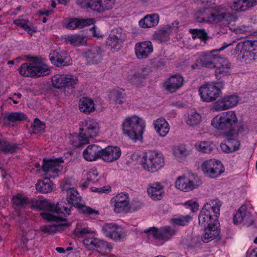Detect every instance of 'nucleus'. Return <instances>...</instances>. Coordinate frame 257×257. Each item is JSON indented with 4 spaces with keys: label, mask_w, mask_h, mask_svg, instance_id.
<instances>
[{
    "label": "nucleus",
    "mask_w": 257,
    "mask_h": 257,
    "mask_svg": "<svg viewBox=\"0 0 257 257\" xmlns=\"http://www.w3.org/2000/svg\"><path fill=\"white\" fill-rule=\"evenodd\" d=\"M211 124L215 128L223 131L228 137H237L245 131L243 123L238 121L234 111H228L221 115H216L212 119Z\"/></svg>",
    "instance_id": "nucleus-1"
},
{
    "label": "nucleus",
    "mask_w": 257,
    "mask_h": 257,
    "mask_svg": "<svg viewBox=\"0 0 257 257\" xmlns=\"http://www.w3.org/2000/svg\"><path fill=\"white\" fill-rule=\"evenodd\" d=\"M79 136L73 137L70 141L71 144L74 147H80L89 143L90 138L96 137L99 132V125L95 120L87 118L81 122Z\"/></svg>",
    "instance_id": "nucleus-2"
},
{
    "label": "nucleus",
    "mask_w": 257,
    "mask_h": 257,
    "mask_svg": "<svg viewBox=\"0 0 257 257\" xmlns=\"http://www.w3.org/2000/svg\"><path fill=\"white\" fill-rule=\"evenodd\" d=\"M30 60L21 65L19 73L24 77H40L51 73V69L48 65L43 63L40 57L38 56H27Z\"/></svg>",
    "instance_id": "nucleus-3"
},
{
    "label": "nucleus",
    "mask_w": 257,
    "mask_h": 257,
    "mask_svg": "<svg viewBox=\"0 0 257 257\" xmlns=\"http://www.w3.org/2000/svg\"><path fill=\"white\" fill-rule=\"evenodd\" d=\"M145 127L143 118L136 115L126 117L121 124L123 135L135 142L142 140Z\"/></svg>",
    "instance_id": "nucleus-4"
},
{
    "label": "nucleus",
    "mask_w": 257,
    "mask_h": 257,
    "mask_svg": "<svg viewBox=\"0 0 257 257\" xmlns=\"http://www.w3.org/2000/svg\"><path fill=\"white\" fill-rule=\"evenodd\" d=\"M221 205L218 199L211 200L205 204L198 215L199 225L206 228L211 224H218Z\"/></svg>",
    "instance_id": "nucleus-5"
},
{
    "label": "nucleus",
    "mask_w": 257,
    "mask_h": 257,
    "mask_svg": "<svg viewBox=\"0 0 257 257\" xmlns=\"http://www.w3.org/2000/svg\"><path fill=\"white\" fill-rule=\"evenodd\" d=\"M234 52L241 61L257 60V40H246L238 43L235 47Z\"/></svg>",
    "instance_id": "nucleus-6"
},
{
    "label": "nucleus",
    "mask_w": 257,
    "mask_h": 257,
    "mask_svg": "<svg viewBox=\"0 0 257 257\" xmlns=\"http://www.w3.org/2000/svg\"><path fill=\"white\" fill-rule=\"evenodd\" d=\"M202 181L197 175L189 173L178 177L175 182L176 187L185 192L191 191L200 187Z\"/></svg>",
    "instance_id": "nucleus-7"
},
{
    "label": "nucleus",
    "mask_w": 257,
    "mask_h": 257,
    "mask_svg": "<svg viewBox=\"0 0 257 257\" xmlns=\"http://www.w3.org/2000/svg\"><path fill=\"white\" fill-rule=\"evenodd\" d=\"M67 201L72 205L76 206L79 211L91 218H95L99 215L98 210L80 203L81 197L78 191L73 188H69L67 191Z\"/></svg>",
    "instance_id": "nucleus-8"
},
{
    "label": "nucleus",
    "mask_w": 257,
    "mask_h": 257,
    "mask_svg": "<svg viewBox=\"0 0 257 257\" xmlns=\"http://www.w3.org/2000/svg\"><path fill=\"white\" fill-rule=\"evenodd\" d=\"M142 164L145 170L154 172L164 166V159L160 153L149 151L144 155Z\"/></svg>",
    "instance_id": "nucleus-9"
},
{
    "label": "nucleus",
    "mask_w": 257,
    "mask_h": 257,
    "mask_svg": "<svg viewBox=\"0 0 257 257\" xmlns=\"http://www.w3.org/2000/svg\"><path fill=\"white\" fill-rule=\"evenodd\" d=\"M223 85V82L220 81L208 83L201 86L199 92L202 100L205 102L215 100L221 95V88Z\"/></svg>",
    "instance_id": "nucleus-10"
},
{
    "label": "nucleus",
    "mask_w": 257,
    "mask_h": 257,
    "mask_svg": "<svg viewBox=\"0 0 257 257\" xmlns=\"http://www.w3.org/2000/svg\"><path fill=\"white\" fill-rule=\"evenodd\" d=\"M82 8H89L94 12L102 13L112 9L115 0H77Z\"/></svg>",
    "instance_id": "nucleus-11"
},
{
    "label": "nucleus",
    "mask_w": 257,
    "mask_h": 257,
    "mask_svg": "<svg viewBox=\"0 0 257 257\" xmlns=\"http://www.w3.org/2000/svg\"><path fill=\"white\" fill-rule=\"evenodd\" d=\"M126 34L120 28L112 29L106 40V44L112 52L119 51L123 46Z\"/></svg>",
    "instance_id": "nucleus-12"
},
{
    "label": "nucleus",
    "mask_w": 257,
    "mask_h": 257,
    "mask_svg": "<svg viewBox=\"0 0 257 257\" xmlns=\"http://www.w3.org/2000/svg\"><path fill=\"white\" fill-rule=\"evenodd\" d=\"M201 169L204 175L210 178L215 179L224 172V167L221 162L215 159H209L203 162Z\"/></svg>",
    "instance_id": "nucleus-13"
},
{
    "label": "nucleus",
    "mask_w": 257,
    "mask_h": 257,
    "mask_svg": "<svg viewBox=\"0 0 257 257\" xmlns=\"http://www.w3.org/2000/svg\"><path fill=\"white\" fill-rule=\"evenodd\" d=\"M51 82L52 86L57 89H74L78 83V79L72 75L57 74L52 77Z\"/></svg>",
    "instance_id": "nucleus-14"
},
{
    "label": "nucleus",
    "mask_w": 257,
    "mask_h": 257,
    "mask_svg": "<svg viewBox=\"0 0 257 257\" xmlns=\"http://www.w3.org/2000/svg\"><path fill=\"white\" fill-rule=\"evenodd\" d=\"M41 214L44 219L48 221L56 222L62 221L65 222V223H59L58 224H49L41 226L40 227V229L44 233L53 234L62 230L64 226L68 225V223H66L67 221L66 219L56 216L48 212H43Z\"/></svg>",
    "instance_id": "nucleus-15"
},
{
    "label": "nucleus",
    "mask_w": 257,
    "mask_h": 257,
    "mask_svg": "<svg viewBox=\"0 0 257 257\" xmlns=\"http://www.w3.org/2000/svg\"><path fill=\"white\" fill-rule=\"evenodd\" d=\"M62 158L43 159L42 169L48 178H55L60 172V164L63 163Z\"/></svg>",
    "instance_id": "nucleus-16"
},
{
    "label": "nucleus",
    "mask_w": 257,
    "mask_h": 257,
    "mask_svg": "<svg viewBox=\"0 0 257 257\" xmlns=\"http://www.w3.org/2000/svg\"><path fill=\"white\" fill-rule=\"evenodd\" d=\"M179 23L175 21L170 24H168L156 31L153 35V38L160 43H164L170 39V35L177 33L178 31Z\"/></svg>",
    "instance_id": "nucleus-17"
},
{
    "label": "nucleus",
    "mask_w": 257,
    "mask_h": 257,
    "mask_svg": "<svg viewBox=\"0 0 257 257\" xmlns=\"http://www.w3.org/2000/svg\"><path fill=\"white\" fill-rule=\"evenodd\" d=\"M226 46L221 47L219 49L213 50L209 53L201 55L197 59V63H200L201 66L210 69L215 68L221 57L213 53L222 51L226 48Z\"/></svg>",
    "instance_id": "nucleus-18"
},
{
    "label": "nucleus",
    "mask_w": 257,
    "mask_h": 257,
    "mask_svg": "<svg viewBox=\"0 0 257 257\" xmlns=\"http://www.w3.org/2000/svg\"><path fill=\"white\" fill-rule=\"evenodd\" d=\"M130 203L129 195L127 193H120L117 194L111 200V204L113 206L115 213H127L128 212Z\"/></svg>",
    "instance_id": "nucleus-19"
},
{
    "label": "nucleus",
    "mask_w": 257,
    "mask_h": 257,
    "mask_svg": "<svg viewBox=\"0 0 257 257\" xmlns=\"http://www.w3.org/2000/svg\"><path fill=\"white\" fill-rule=\"evenodd\" d=\"M51 63L57 67L65 66L72 64V59L65 51L55 50L49 54Z\"/></svg>",
    "instance_id": "nucleus-20"
},
{
    "label": "nucleus",
    "mask_w": 257,
    "mask_h": 257,
    "mask_svg": "<svg viewBox=\"0 0 257 257\" xmlns=\"http://www.w3.org/2000/svg\"><path fill=\"white\" fill-rule=\"evenodd\" d=\"M105 236L114 240H119L125 236L122 229L113 223H105L102 228Z\"/></svg>",
    "instance_id": "nucleus-21"
},
{
    "label": "nucleus",
    "mask_w": 257,
    "mask_h": 257,
    "mask_svg": "<svg viewBox=\"0 0 257 257\" xmlns=\"http://www.w3.org/2000/svg\"><path fill=\"white\" fill-rule=\"evenodd\" d=\"M85 245L89 246L91 247L95 248L98 252L102 254L108 253L110 252L112 246L107 241L96 238H86L83 240Z\"/></svg>",
    "instance_id": "nucleus-22"
},
{
    "label": "nucleus",
    "mask_w": 257,
    "mask_h": 257,
    "mask_svg": "<svg viewBox=\"0 0 257 257\" xmlns=\"http://www.w3.org/2000/svg\"><path fill=\"white\" fill-rule=\"evenodd\" d=\"M100 159L105 162L111 163L118 160L121 156V150L116 146H109L101 149Z\"/></svg>",
    "instance_id": "nucleus-23"
},
{
    "label": "nucleus",
    "mask_w": 257,
    "mask_h": 257,
    "mask_svg": "<svg viewBox=\"0 0 257 257\" xmlns=\"http://www.w3.org/2000/svg\"><path fill=\"white\" fill-rule=\"evenodd\" d=\"M215 67V76L218 80H220L231 74V63L227 59L220 57Z\"/></svg>",
    "instance_id": "nucleus-24"
},
{
    "label": "nucleus",
    "mask_w": 257,
    "mask_h": 257,
    "mask_svg": "<svg viewBox=\"0 0 257 257\" xmlns=\"http://www.w3.org/2000/svg\"><path fill=\"white\" fill-rule=\"evenodd\" d=\"M238 102V97L236 95L224 96L214 103V108L216 111L226 110L235 106Z\"/></svg>",
    "instance_id": "nucleus-25"
},
{
    "label": "nucleus",
    "mask_w": 257,
    "mask_h": 257,
    "mask_svg": "<svg viewBox=\"0 0 257 257\" xmlns=\"http://www.w3.org/2000/svg\"><path fill=\"white\" fill-rule=\"evenodd\" d=\"M153 51V46L150 41L139 42L135 45V54L139 59L147 58Z\"/></svg>",
    "instance_id": "nucleus-26"
},
{
    "label": "nucleus",
    "mask_w": 257,
    "mask_h": 257,
    "mask_svg": "<svg viewBox=\"0 0 257 257\" xmlns=\"http://www.w3.org/2000/svg\"><path fill=\"white\" fill-rule=\"evenodd\" d=\"M184 83V78L181 75L172 76L164 83L166 89L171 93L175 92L181 88Z\"/></svg>",
    "instance_id": "nucleus-27"
},
{
    "label": "nucleus",
    "mask_w": 257,
    "mask_h": 257,
    "mask_svg": "<svg viewBox=\"0 0 257 257\" xmlns=\"http://www.w3.org/2000/svg\"><path fill=\"white\" fill-rule=\"evenodd\" d=\"M103 52L99 47L91 48L84 54L88 64H97L102 59Z\"/></svg>",
    "instance_id": "nucleus-28"
},
{
    "label": "nucleus",
    "mask_w": 257,
    "mask_h": 257,
    "mask_svg": "<svg viewBox=\"0 0 257 257\" xmlns=\"http://www.w3.org/2000/svg\"><path fill=\"white\" fill-rule=\"evenodd\" d=\"M211 224L204 228L205 232L202 236V240L204 242L207 243L219 235L220 233L219 222H218V224Z\"/></svg>",
    "instance_id": "nucleus-29"
},
{
    "label": "nucleus",
    "mask_w": 257,
    "mask_h": 257,
    "mask_svg": "<svg viewBox=\"0 0 257 257\" xmlns=\"http://www.w3.org/2000/svg\"><path fill=\"white\" fill-rule=\"evenodd\" d=\"M257 4V0H234L230 8L236 12H242L248 10Z\"/></svg>",
    "instance_id": "nucleus-30"
},
{
    "label": "nucleus",
    "mask_w": 257,
    "mask_h": 257,
    "mask_svg": "<svg viewBox=\"0 0 257 257\" xmlns=\"http://www.w3.org/2000/svg\"><path fill=\"white\" fill-rule=\"evenodd\" d=\"M215 17L216 14L211 12L207 8L199 10L194 15V18L199 23H215Z\"/></svg>",
    "instance_id": "nucleus-31"
},
{
    "label": "nucleus",
    "mask_w": 257,
    "mask_h": 257,
    "mask_svg": "<svg viewBox=\"0 0 257 257\" xmlns=\"http://www.w3.org/2000/svg\"><path fill=\"white\" fill-rule=\"evenodd\" d=\"M95 20L93 18L88 19H71L68 22L66 28L70 30L81 29L85 27L90 26L94 24Z\"/></svg>",
    "instance_id": "nucleus-32"
},
{
    "label": "nucleus",
    "mask_w": 257,
    "mask_h": 257,
    "mask_svg": "<svg viewBox=\"0 0 257 257\" xmlns=\"http://www.w3.org/2000/svg\"><path fill=\"white\" fill-rule=\"evenodd\" d=\"M101 148L96 145H89L83 151V155L85 160L93 161L100 159Z\"/></svg>",
    "instance_id": "nucleus-33"
},
{
    "label": "nucleus",
    "mask_w": 257,
    "mask_h": 257,
    "mask_svg": "<svg viewBox=\"0 0 257 257\" xmlns=\"http://www.w3.org/2000/svg\"><path fill=\"white\" fill-rule=\"evenodd\" d=\"M159 22V16L157 14L147 15L139 22L143 28H150L156 26Z\"/></svg>",
    "instance_id": "nucleus-34"
},
{
    "label": "nucleus",
    "mask_w": 257,
    "mask_h": 257,
    "mask_svg": "<svg viewBox=\"0 0 257 257\" xmlns=\"http://www.w3.org/2000/svg\"><path fill=\"white\" fill-rule=\"evenodd\" d=\"M31 208L48 211H54L55 205L47 199H35L31 201Z\"/></svg>",
    "instance_id": "nucleus-35"
},
{
    "label": "nucleus",
    "mask_w": 257,
    "mask_h": 257,
    "mask_svg": "<svg viewBox=\"0 0 257 257\" xmlns=\"http://www.w3.org/2000/svg\"><path fill=\"white\" fill-rule=\"evenodd\" d=\"M148 194L155 200H160L164 193V187L159 183H153L147 189Z\"/></svg>",
    "instance_id": "nucleus-36"
},
{
    "label": "nucleus",
    "mask_w": 257,
    "mask_h": 257,
    "mask_svg": "<svg viewBox=\"0 0 257 257\" xmlns=\"http://www.w3.org/2000/svg\"><path fill=\"white\" fill-rule=\"evenodd\" d=\"M156 131L161 137L166 136L170 131V126L165 119L160 117L154 122Z\"/></svg>",
    "instance_id": "nucleus-37"
},
{
    "label": "nucleus",
    "mask_w": 257,
    "mask_h": 257,
    "mask_svg": "<svg viewBox=\"0 0 257 257\" xmlns=\"http://www.w3.org/2000/svg\"><path fill=\"white\" fill-rule=\"evenodd\" d=\"M79 108L81 112L89 114L94 111L95 108L93 100L91 98L83 97L79 101Z\"/></svg>",
    "instance_id": "nucleus-38"
},
{
    "label": "nucleus",
    "mask_w": 257,
    "mask_h": 257,
    "mask_svg": "<svg viewBox=\"0 0 257 257\" xmlns=\"http://www.w3.org/2000/svg\"><path fill=\"white\" fill-rule=\"evenodd\" d=\"M37 191L41 193H48L51 192L53 189V183L49 179L46 178L44 180H39L36 184Z\"/></svg>",
    "instance_id": "nucleus-39"
},
{
    "label": "nucleus",
    "mask_w": 257,
    "mask_h": 257,
    "mask_svg": "<svg viewBox=\"0 0 257 257\" xmlns=\"http://www.w3.org/2000/svg\"><path fill=\"white\" fill-rule=\"evenodd\" d=\"M239 146L240 144L238 141L235 139H230L226 143H221L220 148L223 152L229 153L238 150Z\"/></svg>",
    "instance_id": "nucleus-40"
},
{
    "label": "nucleus",
    "mask_w": 257,
    "mask_h": 257,
    "mask_svg": "<svg viewBox=\"0 0 257 257\" xmlns=\"http://www.w3.org/2000/svg\"><path fill=\"white\" fill-rule=\"evenodd\" d=\"M65 40L73 46L85 45L87 41L85 36L77 34L66 36Z\"/></svg>",
    "instance_id": "nucleus-41"
},
{
    "label": "nucleus",
    "mask_w": 257,
    "mask_h": 257,
    "mask_svg": "<svg viewBox=\"0 0 257 257\" xmlns=\"http://www.w3.org/2000/svg\"><path fill=\"white\" fill-rule=\"evenodd\" d=\"M72 207L73 205L69 202L67 203L64 201H61L58 202L56 206L55 205L54 211H55L57 214H62L66 217L70 215Z\"/></svg>",
    "instance_id": "nucleus-42"
},
{
    "label": "nucleus",
    "mask_w": 257,
    "mask_h": 257,
    "mask_svg": "<svg viewBox=\"0 0 257 257\" xmlns=\"http://www.w3.org/2000/svg\"><path fill=\"white\" fill-rule=\"evenodd\" d=\"M109 97L116 104H122L125 100V93L123 89H114L110 92Z\"/></svg>",
    "instance_id": "nucleus-43"
},
{
    "label": "nucleus",
    "mask_w": 257,
    "mask_h": 257,
    "mask_svg": "<svg viewBox=\"0 0 257 257\" xmlns=\"http://www.w3.org/2000/svg\"><path fill=\"white\" fill-rule=\"evenodd\" d=\"M176 233V230L172 227L166 226L159 228L158 240H168Z\"/></svg>",
    "instance_id": "nucleus-44"
},
{
    "label": "nucleus",
    "mask_w": 257,
    "mask_h": 257,
    "mask_svg": "<svg viewBox=\"0 0 257 257\" xmlns=\"http://www.w3.org/2000/svg\"><path fill=\"white\" fill-rule=\"evenodd\" d=\"M19 149L18 145L0 139V151L5 154H13Z\"/></svg>",
    "instance_id": "nucleus-45"
},
{
    "label": "nucleus",
    "mask_w": 257,
    "mask_h": 257,
    "mask_svg": "<svg viewBox=\"0 0 257 257\" xmlns=\"http://www.w3.org/2000/svg\"><path fill=\"white\" fill-rule=\"evenodd\" d=\"M146 74L144 73V70H142L141 71L136 72L133 75H128L127 80L130 83L137 86H140L146 78Z\"/></svg>",
    "instance_id": "nucleus-46"
},
{
    "label": "nucleus",
    "mask_w": 257,
    "mask_h": 257,
    "mask_svg": "<svg viewBox=\"0 0 257 257\" xmlns=\"http://www.w3.org/2000/svg\"><path fill=\"white\" fill-rule=\"evenodd\" d=\"M12 201L14 205L22 208H26L29 203V198L21 193L14 195Z\"/></svg>",
    "instance_id": "nucleus-47"
},
{
    "label": "nucleus",
    "mask_w": 257,
    "mask_h": 257,
    "mask_svg": "<svg viewBox=\"0 0 257 257\" xmlns=\"http://www.w3.org/2000/svg\"><path fill=\"white\" fill-rule=\"evenodd\" d=\"M237 20V17L235 14L233 13L222 12L216 14L215 23L222 21H226L230 23L235 22Z\"/></svg>",
    "instance_id": "nucleus-48"
},
{
    "label": "nucleus",
    "mask_w": 257,
    "mask_h": 257,
    "mask_svg": "<svg viewBox=\"0 0 257 257\" xmlns=\"http://www.w3.org/2000/svg\"><path fill=\"white\" fill-rule=\"evenodd\" d=\"M27 116L22 112H12L4 116V120L9 122L21 121L27 120Z\"/></svg>",
    "instance_id": "nucleus-49"
},
{
    "label": "nucleus",
    "mask_w": 257,
    "mask_h": 257,
    "mask_svg": "<svg viewBox=\"0 0 257 257\" xmlns=\"http://www.w3.org/2000/svg\"><path fill=\"white\" fill-rule=\"evenodd\" d=\"M173 153L179 161L183 160L189 154V151L184 145L174 147Z\"/></svg>",
    "instance_id": "nucleus-50"
},
{
    "label": "nucleus",
    "mask_w": 257,
    "mask_h": 257,
    "mask_svg": "<svg viewBox=\"0 0 257 257\" xmlns=\"http://www.w3.org/2000/svg\"><path fill=\"white\" fill-rule=\"evenodd\" d=\"M202 120L200 114L194 110L190 112L186 119V123L190 126H194L200 123Z\"/></svg>",
    "instance_id": "nucleus-51"
},
{
    "label": "nucleus",
    "mask_w": 257,
    "mask_h": 257,
    "mask_svg": "<svg viewBox=\"0 0 257 257\" xmlns=\"http://www.w3.org/2000/svg\"><path fill=\"white\" fill-rule=\"evenodd\" d=\"M196 149L199 152L204 153H209L214 149V145L209 141L197 142L195 144Z\"/></svg>",
    "instance_id": "nucleus-52"
},
{
    "label": "nucleus",
    "mask_w": 257,
    "mask_h": 257,
    "mask_svg": "<svg viewBox=\"0 0 257 257\" xmlns=\"http://www.w3.org/2000/svg\"><path fill=\"white\" fill-rule=\"evenodd\" d=\"M191 219V217L190 215H180L172 218L171 222L174 225L184 226L189 222Z\"/></svg>",
    "instance_id": "nucleus-53"
},
{
    "label": "nucleus",
    "mask_w": 257,
    "mask_h": 257,
    "mask_svg": "<svg viewBox=\"0 0 257 257\" xmlns=\"http://www.w3.org/2000/svg\"><path fill=\"white\" fill-rule=\"evenodd\" d=\"M31 134H39L44 132L45 124L37 118H35L31 125Z\"/></svg>",
    "instance_id": "nucleus-54"
},
{
    "label": "nucleus",
    "mask_w": 257,
    "mask_h": 257,
    "mask_svg": "<svg viewBox=\"0 0 257 257\" xmlns=\"http://www.w3.org/2000/svg\"><path fill=\"white\" fill-rule=\"evenodd\" d=\"M189 32L192 34L194 40L199 38L201 41H204L208 39L207 34L203 29H190Z\"/></svg>",
    "instance_id": "nucleus-55"
},
{
    "label": "nucleus",
    "mask_w": 257,
    "mask_h": 257,
    "mask_svg": "<svg viewBox=\"0 0 257 257\" xmlns=\"http://www.w3.org/2000/svg\"><path fill=\"white\" fill-rule=\"evenodd\" d=\"M247 213L246 207L242 206L236 212L233 217L234 223H242Z\"/></svg>",
    "instance_id": "nucleus-56"
},
{
    "label": "nucleus",
    "mask_w": 257,
    "mask_h": 257,
    "mask_svg": "<svg viewBox=\"0 0 257 257\" xmlns=\"http://www.w3.org/2000/svg\"><path fill=\"white\" fill-rule=\"evenodd\" d=\"M159 228L155 227H152L145 229L144 232L149 239L153 238L156 239H158V236L159 235Z\"/></svg>",
    "instance_id": "nucleus-57"
},
{
    "label": "nucleus",
    "mask_w": 257,
    "mask_h": 257,
    "mask_svg": "<svg viewBox=\"0 0 257 257\" xmlns=\"http://www.w3.org/2000/svg\"><path fill=\"white\" fill-rule=\"evenodd\" d=\"M98 172L96 169H92L87 173V180L88 182L95 183L98 180Z\"/></svg>",
    "instance_id": "nucleus-58"
},
{
    "label": "nucleus",
    "mask_w": 257,
    "mask_h": 257,
    "mask_svg": "<svg viewBox=\"0 0 257 257\" xmlns=\"http://www.w3.org/2000/svg\"><path fill=\"white\" fill-rule=\"evenodd\" d=\"M142 206V203L139 200H133L128 205V212L136 211L140 209Z\"/></svg>",
    "instance_id": "nucleus-59"
},
{
    "label": "nucleus",
    "mask_w": 257,
    "mask_h": 257,
    "mask_svg": "<svg viewBox=\"0 0 257 257\" xmlns=\"http://www.w3.org/2000/svg\"><path fill=\"white\" fill-rule=\"evenodd\" d=\"M254 220L251 214L249 212H247L243 218L242 223L244 225L249 226L253 224Z\"/></svg>",
    "instance_id": "nucleus-60"
},
{
    "label": "nucleus",
    "mask_w": 257,
    "mask_h": 257,
    "mask_svg": "<svg viewBox=\"0 0 257 257\" xmlns=\"http://www.w3.org/2000/svg\"><path fill=\"white\" fill-rule=\"evenodd\" d=\"M28 22L27 20L24 19H17L14 21V23L16 25L23 28L24 30L27 29Z\"/></svg>",
    "instance_id": "nucleus-61"
},
{
    "label": "nucleus",
    "mask_w": 257,
    "mask_h": 257,
    "mask_svg": "<svg viewBox=\"0 0 257 257\" xmlns=\"http://www.w3.org/2000/svg\"><path fill=\"white\" fill-rule=\"evenodd\" d=\"M185 205L193 212L196 211L198 209V204L195 201L189 200L186 202Z\"/></svg>",
    "instance_id": "nucleus-62"
},
{
    "label": "nucleus",
    "mask_w": 257,
    "mask_h": 257,
    "mask_svg": "<svg viewBox=\"0 0 257 257\" xmlns=\"http://www.w3.org/2000/svg\"><path fill=\"white\" fill-rule=\"evenodd\" d=\"M90 230L87 228H84L81 230H75L74 233L78 237H84V236L90 233Z\"/></svg>",
    "instance_id": "nucleus-63"
},
{
    "label": "nucleus",
    "mask_w": 257,
    "mask_h": 257,
    "mask_svg": "<svg viewBox=\"0 0 257 257\" xmlns=\"http://www.w3.org/2000/svg\"><path fill=\"white\" fill-rule=\"evenodd\" d=\"M202 4H204V6L208 8H212L214 5V0H201Z\"/></svg>",
    "instance_id": "nucleus-64"
}]
</instances>
